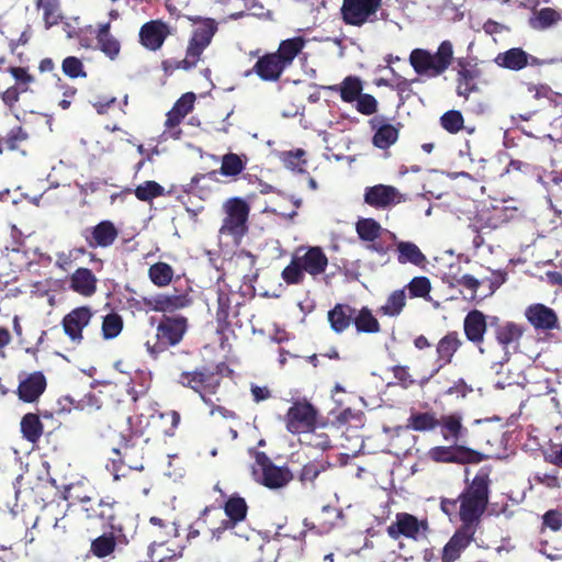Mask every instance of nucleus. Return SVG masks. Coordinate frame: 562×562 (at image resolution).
<instances>
[{
	"mask_svg": "<svg viewBox=\"0 0 562 562\" xmlns=\"http://www.w3.org/2000/svg\"><path fill=\"white\" fill-rule=\"evenodd\" d=\"M35 7L43 11V21L46 29L57 25L63 20L60 0H36Z\"/></svg>",
	"mask_w": 562,
	"mask_h": 562,
	"instance_id": "nucleus-46",
	"label": "nucleus"
},
{
	"mask_svg": "<svg viewBox=\"0 0 562 562\" xmlns=\"http://www.w3.org/2000/svg\"><path fill=\"white\" fill-rule=\"evenodd\" d=\"M363 199L368 205L385 210L401 203L402 194L393 186L375 184L366 189Z\"/></svg>",
	"mask_w": 562,
	"mask_h": 562,
	"instance_id": "nucleus-22",
	"label": "nucleus"
},
{
	"mask_svg": "<svg viewBox=\"0 0 562 562\" xmlns=\"http://www.w3.org/2000/svg\"><path fill=\"white\" fill-rule=\"evenodd\" d=\"M492 465L481 467L472 480L465 479V486L459 495V518L480 527L482 516L487 509L491 494Z\"/></svg>",
	"mask_w": 562,
	"mask_h": 562,
	"instance_id": "nucleus-1",
	"label": "nucleus"
},
{
	"mask_svg": "<svg viewBox=\"0 0 562 562\" xmlns=\"http://www.w3.org/2000/svg\"><path fill=\"white\" fill-rule=\"evenodd\" d=\"M79 502L88 519L98 520L113 527L116 518V501L110 497L95 501L89 496H83L79 498Z\"/></svg>",
	"mask_w": 562,
	"mask_h": 562,
	"instance_id": "nucleus-17",
	"label": "nucleus"
},
{
	"mask_svg": "<svg viewBox=\"0 0 562 562\" xmlns=\"http://www.w3.org/2000/svg\"><path fill=\"white\" fill-rule=\"evenodd\" d=\"M437 417L434 412H415L407 418L406 428L414 431H431L438 428Z\"/></svg>",
	"mask_w": 562,
	"mask_h": 562,
	"instance_id": "nucleus-44",
	"label": "nucleus"
},
{
	"mask_svg": "<svg viewBox=\"0 0 562 562\" xmlns=\"http://www.w3.org/2000/svg\"><path fill=\"white\" fill-rule=\"evenodd\" d=\"M409 299H428L431 292V282L425 276L414 277L405 286Z\"/></svg>",
	"mask_w": 562,
	"mask_h": 562,
	"instance_id": "nucleus-53",
	"label": "nucleus"
},
{
	"mask_svg": "<svg viewBox=\"0 0 562 562\" xmlns=\"http://www.w3.org/2000/svg\"><path fill=\"white\" fill-rule=\"evenodd\" d=\"M22 437L31 443H36L44 430L40 416L35 413L25 414L20 423Z\"/></svg>",
	"mask_w": 562,
	"mask_h": 562,
	"instance_id": "nucleus-43",
	"label": "nucleus"
},
{
	"mask_svg": "<svg viewBox=\"0 0 562 562\" xmlns=\"http://www.w3.org/2000/svg\"><path fill=\"white\" fill-rule=\"evenodd\" d=\"M135 196L143 202H150L153 199L162 196L165 188L154 180H147L134 190Z\"/></svg>",
	"mask_w": 562,
	"mask_h": 562,
	"instance_id": "nucleus-55",
	"label": "nucleus"
},
{
	"mask_svg": "<svg viewBox=\"0 0 562 562\" xmlns=\"http://www.w3.org/2000/svg\"><path fill=\"white\" fill-rule=\"evenodd\" d=\"M378 100L369 93H361L356 101V110L363 115H372L378 112Z\"/></svg>",
	"mask_w": 562,
	"mask_h": 562,
	"instance_id": "nucleus-60",
	"label": "nucleus"
},
{
	"mask_svg": "<svg viewBox=\"0 0 562 562\" xmlns=\"http://www.w3.org/2000/svg\"><path fill=\"white\" fill-rule=\"evenodd\" d=\"M462 415L458 412L441 415L437 419L440 434L445 441L451 443H467L468 428L462 424Z\"/></svg>",
	"mask_w": 562,
	"mask_h": 562,
	"instance_id": "nucleus-25",
	"label": "nucleus"
},
{
	"mask_svg": "<svg viewBox=\"0 0 562 562\" xmlns=\"http://www.w3.org/2000/svg\"><path fill=\"white\" fill-rule=\"evenodd\" d=\"M306 44V41L302 36H295L281 41L277 52H273L277 57L282 61L285 68H289L295 57L302 52Z\"/></svg>",
	"mask_w": 562,
	"mask_h": 562,
	"instance_id": "nucleus-41",
	"label": "nucleus"
},
{
	"mask_svg": "<svg viewBox=\"0 0 562 562\" xmlns=\"http://www.w3.org/2000/svg\"><path fill=\"white\" fill-rule=\"evenodd\" d=\"M116 548V538L113 532L103 533L91 541L90 552L103 559L111 555Z\"/></svg>",
	"mask_w": 562,
	"mask_h": 562,
	"instance_id": "nucleus-50",
	"label": "nucleus"
},
{
	"mask_svg": "<svg viewBox=\"0 0 562 562\" xmlns=\"http://www.w3.org/2000/svg\"><path fill=\"white\" fill-rule=\"evenodd\" d=\"M353 325L358 333L375 334L380 331V323L367 306L355 312Z\"/></svg>",
	"mask_w": 562,
	"mask_h": 562,
	"instance_id": "nucleus-47",
	"label": "nucleus"
},
{
	"mask_svg": "<svg viewBox=\"0 0 562 562\" xmlns=\"http://www.w3.org/2000/svg\"><path fill=\"white\" fill-rule=\"evenodd\" d=\"M169 35L170 29L161 20H150L144 23L138 33L140 45L151 52L161 48Z\"/></svg>",
	"mask_w": 562,
	"mask_h": 562,
	"instance_id": "nucleus-23",
	"label": "nucleus"
},
{
	"mask_svg": "<svg viewBox=\"0 0 562 562\" xmlns=\"http://www.w3.org/2000/svg\"><path fill=\"white\" fill-rule=\"evenodd\" d=\"M220 506L209 505L205 506L199 514L198 518L189 526L187 538L193 540L201 535V530L209 527V516L211 513H218Z\"/></svg>",
	"mask_w": 562,
	"mask_h": 562,
	"instance_id": "nucleus-54",
	"label": "nucleus"
},
{
	"mask_svg": "<svg viewBox=\"0 0 562 562\" xmlns=\"http://www.w3.org/2000/svg\"><path fill=\"white\" fill-rule=\"evenodd\" d=\"M26 91L25 90H21V88L16 87V86H11L9 88H7L2 93H1V100L3 101V103L10 109H14L16 103L19 102L20 100V95L22 93H25Z\"/></svg>",
	"mask_w": 562,
	"mask_h": 562,
	"instance_id": "nucleus-64",
	"label": "nucleus"
},
{
	"mask_svg": "<svg viewBox=\"0 0 562 562\" xmlns=\"http://www.w3.org/2000/svg\"><path fill=\"white\" fill-rule=\"evenodd\" d=\"M124 322L120 314L112 312L102 319L101 331L105 340L114 339L123 330Z\"/></svg>",
	"mask_w": 562,
	"mask_h": 562,
	"instance_id": "nucleus-52",
	"label": "nucleus"
},
{
	"mask_svg": "<svg viewBox=\"0 0 562 562\" xmlns=\"http://www.w3.org/2000/svg\"><path fill=\"white\" fill-rule=\"evenodd\" d=\"M227 366L224 362H220L212 370L206 367H200V394L199 396L206 405L212 404L211 396L216 395L223 380L222 372Z\"/></svg>",
	"mask_w": 562,
	"mask_h": 562,
	"instance_id": "nucleus-26",
	"label": "nucleus"
},
{
	"mask_svg": "<svg viewBox=\"0 0 562 562\" xmlns=\"http://www.w3.org/2000/svg\"><path fill=\"white\" fill-rule=\"evenodd\" d=\"M357 308L348 303H337L327 312V321L336 334H342L353 324Z\"/></svg>",
	"mask_w": 562,
	"mask_h": 562,
	"instance_id": "nucleus-32",
	"label": "nucleus"
},
{
	"mask_svg": "<svg viewBox=\"0 0 562 562\" xmlns=\"http://www.w3.org/2000/svg\"><path fill=\"white\" fill-rule=\"evenodd\" d=\"M525 317L536 330L550 331L560 327L555 311L542 303L527 306Z\"/></svg>",
	"mask_w": 562,
	"mask_h": 562,
	"instance_id": "nucleus-21",
	"label": "nucleus"
},
{
	"mask_svg": "<svg viewBox=\"0 0 562 562\" xmlns=\"http://www.w3.org/2000/svg\"><path fill=\"white\" fill-rule=\"evenodd\" d=\"M69 289L83 297H91L98 290V279L89 268L80 267L69 277Z\"/></svg>",
	"mask_w": 562,
	"mask_h": 562,
	"instance_id": "nucleus-31",
	"label": "nucleus"
},
{
	"mask_svg": "<svg viewBox=\"0 0 562 562\" xmlns=\"http://www.w3.org/2000/svg\"><path fill=\"white\" fill-rule=\"evenodd\" d=\"M487 330L486 316L482 311L472 310L463 319V331L467 339L484 352L482 345Z\"/></svg>",
	"mask_w": 562,
	"mask_h": 562,
	"instance_id": "nucleus-28",
	"label": "nucleus"
},
{
	"mask_svg": "<svg viewBox=\"0 0 562 562\" xmlns=\"http://www.w3.org/2000/svg\"><path fill=\"white\" fill-rule=\"evenodd\" d=\"M562 16L559 11L553 8H542L538 10L532 8V14L529 18V25L533 30H547L561 21Z\"/></svg>",
	"mask_w": 562,
	"mask_h": 562,
	"instance_id": "nucleus-42",
	"label": "nucleus"
},
{
	"mask_svg": "<svg viewBox=\"0 0 562 562\" xmlns=\"http://www.w3.org/2000/svg\"><path fill=\"white\" fill-rule=\"evenodd\" d=\"M146 532L151 540L148 547L151 562H170L180 555L175 551L171 555H161L158 552L170 539L179 536L178 525L175 520L161 516H151Z\"/></svg>",
	"mask_w": 562,
	"mask_h": 562,
	"instance_id": "nucleus-7",
	"label": "nucleus"
},
{
	"mask_svg": "<svg viewBox=\"0 0 562 562\" xmlns=\"http://www.w3.org/2000/svg\"><path fill=\"white\" fill-rule=\"evenodd\" d=\"M8 72L14 78V86L21 88V90L29 91L30 85L34 82V77L29 74L27 68L12 66L8 68Z\"/></svg>",
	"mask_w": 562,
	"mask_h": 562,
	"instance_id": "nucleus-58",
	"label": "nucleus"
},
{
	"mask_svg": "<svg viewBox=\"0 0 562 562\" xmlns=\"http://www.w3.org/2000/svg\"><path fill=\"white\" fill-rule=\"evenodd\" d=\"M195 94L187 92L182 94L173 104L171 110L167 113L165 126L167 130L177 127L182 120L193 110Z\"/></svg>",
	"mask_w": 562,
	"mask_h": 562,
	"instance_id": "nucleus-36",
	"label": "nucleus"
},
{
	"mask_svg": "<svg viewBox=\"0 0 562 562\" xmlns=\"http://www.w3.org/2000/svg\"><path fill=\"white\" fill-rule=\"evenodd\" d=\"M430 460L437 463L477 464L487 456L462 443L436 446L428 452Z\"/></svg>",
	"mask_w": 562,
	"mask_h": 562,
	"instance_id": "nucleus-10",
	"label": "nucleus"
},
{
	"mask_svg": "<svg viewBox=\"0 0 562 562\" xmlns=\"http://www.w3.org/2000/svg\"><path fill=\"white\" fill-rule=\"evenodd\" d=\"M256 464L260 468L261 475L257 481L270 490L284 487L293 480V474L288 467L276 465L266 452L257 451Z\"/></svg>",
	"mask_w": 562,
	"mask_h": 562,
	"instance_id": "nucleus-12",
	"label": "nucleus"
},
{
	"mask_svg": "<svg viewBox=\"0 0 562 562\" xmlns=\"http://www.w3.org/2000/svg\"><path fill=\"white\" fill-rule=\"evenodd\" d=\"M328 89L338 92L345 103H352L362 93L363 85L359 77L347 76L339 85L329 86Z\"/></svg>",
	"mask_w": 562,
	"mask_h": 562,
	"instance_id": "nucleus-39",
	"label": "nucleus"
},
{
	"mask_svg": "<svg viewBox=\"0 0 562 562\" xmlns=\"http://www.w3.org/2000/svg\"><path fill=\"white\" fill-rule=\"evenodd\" d=\"M494 61L501 68L519 71L529 65V54L521 47H513L498 53Z\"/></svg>",
	"mask_w": 562,
	"mask_h": 562,
	"instance_id": "nucleus-37",
	"label": "nucleus"
},
{
	"mask_svg": "<svg viewBox=\"0 0 562 562\" xmlns=\"http://www.w3.org/2000/svg\"><path fill=\"white\" fill-rule=\"evenodd\" d=\"M406 306L405 288L394 290L386 297L385 303L380 306L379 313L389 317L398 316Z\"/></svg>",
	"mask_w": 562,
	"mask_h": 562,
	"instance_id": "nucleus-45",
	"label": "nucleus"
},
{
	"mask_svg": "<svg viewBox=\"0 0 562 562\" xmlns=\"http://www.w3.org/2000/svg\"><path fill=\"white\" fill-rule=\"evenodd\" d=\"M479 526L461 522L449 541L445 544L441 553V562H456L462 552L474 540Z\"/></svg>",
	"mask_w": 562,
	"mask_h": 562,
	"instance_id": "nucleus-16",
	"label": "nucleus"
},
{
	"mask_svg": "<svg viewBox=\"0 0 562 562\" xmlns=\"http://www.w3.org/2000/svg\"><path fill=\"white\" fill-rule=\"evenodd\" d=\"M82 236L87 245L92 249L98 247L108 248L117 239L119 229L113 222L104 220L92 227L86 228Z\"/></svg>",
	"mask_w": 562,
	"mask_h": 562,
	"instance_id": "nucleus-20",
	"label": "nucleus"
},
{
	"mask_svg": "<svg viewBox=\"0 0 562 562\" xmlns=\"http://www.w3.org/2000/svg\"><path fill=\"white\" fill-rule=\"evenodd\" d=\"M462 345L463 341L460 334L456 330L448 331L438 340L436 345V362L438 368L434 371L432 375L452 362L453 356Z\"/></svg>",
	"mask_w": 562,
	"mask_h": 562,
	"instance_id": "nucleus-29",
	"label": "nucleus"
},
{
	"mask_svg": "<svg viewBox=\"0 0 562 562\" xmlns=\"http://www.w3.org/2000/svg\"><path fill=\"white\" fill-rule=\"evenodd\" d=\"M427 531L428 521L426 519L419 520L416 516L408 513H397L395 521L386 528L387 536L394 540L401 537L418 540Z\"/></svg>",
	"mask_w": 562,
	"mask_h": 562,
	"instance_id": "nucleus-14",
	"label": "nucleus"
},
{
	"mask_svg": "<svg viewBox=\"0 0 562 562\" xmlns=\"http://www.w3.org/2000/svg\"><path fill=\"white\" fill-rule=\"evenodd\" d=\"M369 124L374 134L372 137V144L379 149H389L394 145L400 135V131L394 125L385 122L383 116H375L369 121Z\"/></svg>",
	"mask_w": 562,
	"mask_h": 562,
	"instance_id": "nucleus-30",
	"label": "nucleus"
},
{
	"mask_svg": "<svg viewBox=\"0 0 562 562\" xmlns=\"http://www.w3.org/2000/svg\"><path fill=\"white\" fill-rule=\"evenodd\" d=\"M285 69V66L274 53H266L258 57L254 67L247 70L245 75L256 74L262 81L276 82Z\"/></svg>",
	"mask_w": 562,
	"mask_h": 562,
	"instance_id": "nucleus-24",
	"label": "nucleus"
},
{
	"mask_svg": "<svg viewBox=\"0 0 562 562\" xmlns=\"http://www.w3.org/2000/svg\"><path fill=\"white\" fill-rule=\"evenodd\" d=\"M93 316L90 306L83 305L71 310L61 319V326L66 336L75 344L83 340V328L87 327Z\"/></svg>",
	"mask_w": 562,
	"mask_h": 562,
	"instance_id": "nucleus-18",
	"label": "nucleus"
},
{
	"mask_svg": "<svg viewBox=\"0 0 562 562\" xmlns=\"http://www.w3.org/2000/svg\"><path fill=\"white\" fill-rule=\"evenodd\" d=\"M47 387L46 376L42 371L23 373L19 375L16 395L23 403H36Z\"/></svg>",
	"mask_w": 562,
	"mask_h": 562,
	"instance_id": "nucleus-19",
	"label": "nucleus"
},
{
	"mask_svg": "<svg viewBox=\"0 0 562 562\" xmlns=\"http://www.w3.org/2000/svg\"><path fill=\"white\" fill-rule=\"evenodd\" d=\"M480 75L481 71L479 68L457 74V94L468 99L472 92L477 91L479 88L476 85V79L480 77Z\"/></svg>",
	"mask_w": 562,
	"mask_h": 562,
	"instance_id": "nucleus-48",
	"label": "nucleus"
},
{
	"mask_svg": "<svg viewBox=\"0 0 562 562\" xmlns=\"http://www.w3.org/2000/svg\"><path fill=\"white\" fill-rule=\"evenodd\" d=\"M189 329V319L183 315H162L156 328V339L154 344L148 340L146 349L153 358H157L161 352L170 347L179 345Z\"/></svg>",
	"mask_w": 562,
	"mask_h": 562,
	"instance_id": "nucleus-5",
	"label": "nucleus"
},
{
	"mask_svg": "<svg viewBox=\"0 0 562 562\" xmlns=\"http://www.w3.org/2000/svg\"><path fill=\"white\" fill-rule=\"evenodd\" d=\"M193 303L189 292L175 291L173 293H158L150 297H143V304L148 311L162 313L164 315L176 313L187 308Z\"/></svg>",
	"mask_w": 562,
	"mask_h": 562,
	"instance_id": "nucleus-13",
	"label": "nucleus"
},
{
	"mask_svg": "<svg viewBox=\"0 0 562 562\" xmlns=\"http://www.w3.org/2000/svg\"><path fill=\"white\" fill-rule=\"evenodd\" d=\"M63 72L69 78H86L87 72L85 71L82 61L75 56H68L63 60L61 64Z\"/></svg>",
	"mask_w": 562,
	"mask_h": 562,
	"instance_id": "nucleus-57",
	"label": "nucleus"
},
{
	"mask_svg": "<svg viewBox=\"0 0 562 562\" xmlns=\"http://www.w3.org/2000/svg\"><path fill=\"white\" fill-rule=\"evenodd\" d=\"M317 408L306 400L295 401L284 416L286 430L293 435L313 432L317 425Z\"/></svg>",
	"mask_w": 562,
	"mask_h": 562,
	"instance_id": "nucleus-9",
	"label": "nucleus"
},
{
	"mask_svg": "<svg viewBox=\"0 0 562 562\" xmlns=\"http://www.w3.org/2000/svg\"><path fill=\"white\" fill-rule=\"evenodd\" d=\"M326 470V465L319 461H311L303 465L300 473V481L302 483H313L317 476Z\"/></svg>",
	"mask_w": 562,
	"mask_h": 562,
	"instance_id": "nucleus-59",
	"label": "nucleus"
},
{
	"mask_svg": "<svg viewBox=\"0 0 562 562\" xmlns=\"http://www.w3.org/2000/svg\"><path fill=\"white\" fill-rule=\"evenodd\" d=\"M382 0H342L340 16L346 25L361 27L378 21Z\"/></svg>",
	"mask_w": 562,
	"mask_h": 562,
	"instance_id": "nucleus-8",
	"label": "nucleus"
},
{
	"mask_svg": "<svg viewBox=\"0 0 562 562\" xmlns=\"http://www.w3.org/2000/svg\"><path fill=\"white\" fill-rule=\"evenodd\" d=\"M248 158L246 155H238L235 153H227L223 155L221 167L217 172L226 178L236 181L239 175L246 169ZM216 170L210 172V176L215 175Z\"/></svg>",
	"mask_w": 562,
	"mask_h": 562,
	"instance_id": "nucleus-38",
	"label": "nucleus"
},
{
	"mask_svg": "<svg viewBox=\"0 0 562 562\" xmlns=\"http://www.w3.org/2000/svg\"><path fill=\"white\" fill-rule=\"evenodd\" d=\"M356 232L362 241H375L383 232L381 224L372 217L359 218L356 223Z\"/></svg>",
	"mask_w": 562,
	"mask_h": 562,
	"instance_id": "nucleus-49",
	"label": "nucleus"
},
{
	"mask_svg": "<svg viewBox=\"0 0 562 562\" xmlns=\"http://www.w3.org/2000/svg\"><path fill=\"white\" fill-rule=\"evenodd\" d=\"M192 352L189 350H180L171 352L170 368L178 373L177 383L182 387L190 389L194 393L200 394V368L189 370Z\"/></svg>",
	"mask_w": 562,
	"mask_h": 562,
	"instance_id": "nucleus-15",
	"label": "nucleus"
},
{
	"mask_svg": "<svg viewBox=\"0 0 562 562\" xmlns=\"http://www.w3.org/2000/svg\"><path fill=\"white\" fill-rule=\"evenodd\" d=\"M98 48L111 60L117 59L121 53L120 41L111 33V22L100 23L95 32Z\"/></svg>",
	"mask_w": 562,
	"mask_h": 562,
	"instance_id": "nucleus-33",
	"label": "nucleus"
},
{
	"mask_svg": "<svg viewBox=\"0 0 562 562\" xmlns=\"http://www.w3.org/2000/svg\"><path fill=\"white\" fill-rule=\"evenodd\" d=\"M148 277L156 286L164 288L172 281L173 269L169 263L159 261L149 267Z\"/></svg>",
	"mask_w": 562,
	"mask_h": 562,
	"instance_id": "nucleus-51",
	"label": "nucleus"
},
{
	"mask_svg": "<svg viewBox=\"0 0 562 562\" xmlns=\"http://www.w3.org/2000/svg\"><path fill=\"white\" fill-rule=\"evenodd\" d=\"M224 218L218 229L220 235L229 236L239 243L248 232L249 204L243 198H229L223 204Z\"/></svg>",
	"mask_w": 562,
	"mask_h": 562,
	"instance_id": "nucleus-6",
	"label": "nucleus"
},
{
	"mask_svg": "<svg viewBox=\"0 0 562 562\" xmlns=\"http://www.w3.org/2000/svg\"><path fill=\"white\" fill-rule=\"evenodd\" d=\"M305 151L301 148L294 150V151H285L283 153L282 160L284 165L292 170H303V166L306 164V160L304 159Z\"/></svg>",
	"mask_w": 562,
	"mask_h": 562,
	"instance_id": "nucleus-61",
	"label": "nucleus"
},
{
	"mask_svg": "<svg viewBox=\"0 0 562 562\" xmlns=\"http://www.w3.org/2000/svg\"><path fill=\"white\" fill-rule=\"evenodd\" d=\"M144 442L138 436H122L117 447L112 448L105 469L114 482L127 480L134 472L144 470Z\"/></svg>",
	"mask_w": 562,
	"mask_h": 562,
	"instance_id": "nucleus-2",
	"label": "nucleus"
},
{
	"mask_svg": "<svg viewBox=\"0 0 562 562\" xmlns=\"http://www.w3.org/2000/svg\"><path fill=\"white\" fill-rule=\"evenodd\" d=\"M30 145V133L22 125H15L0 137V155L10 151L26 156Z\"/></svg>",
	"mask_w": 562,
	"mask_h": 562,
	"instance_id": "nucleus-27",
	"label": "nucleus"
},
{
	"mask_svg": "<svg viewBox=\"0 0 562 562\" xmlns=\"http://www.w3.org/2000/svg\"><path fill=\"white\" fill-rule=\"evenodd\" d=\"M328 266V258L322 247L301 246L293 252L290 263L282 270L281 278L288 285L302 284L305 274L313 279L323 274Z\"/></svg>",
	"mask_w": 562,
	"mask_h": 562,
	"instance_id": "nucleus-3",
	"label": "nucleus"
},
{
	"mask_svg": "<svg viewBox=\"0 0 562 562\" xmlns=\"http://www.w3.org/2000/svg\"><path fill=\"white\" fill-rule=\"evenodd\" d=\"M525 330L526 328L520 324L505 322L495 328V339L504 350H508L510 347L517 350Z\"/></svg>",
	"mask_w": 562,
	"mask_h": 562,
	"instance_id": "nucleus-35",
	"label": "nucleus"
},
{
	"mask_svg": "<svg viewBox=\"0 0 562 562\" xmlns=\"http://www.w3.org/2000/svg\"><path fill=\"white\" fill-rule=\"evenodd\" d=\"M542 527L552 531H559L562 528V510L549 509L542 516Z\"/></svg>",
	"mask_w": 562,
	"mask_h": 562,
	"instance_id": "nucleus-63",
	"label": "nucleus"
},
{
	"mask_svg": "<svg viewBox=\"0 0 562 562\" xmlns=\"http://www.w3.org/2000/svg\"><path fill=\"white\" fill-rule=\"evenodd\" d=\"M391 238L396 241L397 261L401 265L412 263L416 267L424 268L427 263V257L419 247L413 241H397L394 233H390Z\"/></svg>",
	"mask_w": 562,
	"mask_h": 562,
	"instance_id": "nucleus-34",
	"label": "nucleus"
},
{
	"mask_svg": "<svg viewBox=\"0 0 562 562\" xmlns=\"http://www.w3.org/2000/svg\"><path fill=\"white\" fill-rule=\"evenodd\" d=\"M440 124L450 134H457L463 128V115L458 110H449L440 117Z\"/></svg>",
	"mask_w": 562,
	"mask_h": 562,
	"instance_id": "nucleus-56",
	"label": "nucleus"
},
{
	"mask_svg": "<svg viewBox=\"0 0 562 562\" xmlns=\"http://www.w3.org/2000/svg\"><path fill=\"white\" fill-rule=\"evenodd\" d=\"M196 27L192 32L187 52L188 60L191 65H196L204 49L211 44L213 36L217 32V23L211 18L196 16L192 19Z\"/></svg>",
	"mask_w": 562,
	"mask_h": 562,
	"instance_id": "nucleus-11",
	"label": "nucleus"
},
{
	"mask_svg": "<svg viewBox=\"0 0 562 562\" xmlns=\"http://www.w3.org/2000/svg\"><path fill=\"white\" fill-rule=\"evenodd\" d=\"M452 60L453 45L448 40L442 41L434 54L424 48H415L409 54V64L415 72L429 78L442 75Z\"/></svg>",
	"mask_w": 562,
	"mask_h": 562,
	"instance_id": "nucleus-4",
	"label": "nucleus"
},
{
	"mask_svg": "<svg viewBox=\"0 0 562 562\" xmlns=\"http://www.w3.org/2000/svg\"><path fill=\"white\" fill-rule=\"evenodd\" d=\"M391 371L396 379V383L403 389H408L414 385L415 380L409 373V368L407 366H393Z\"/></svg>",
	"mask_w": 562,
	"mask_h": 562,
	"instance_id": "nucleus-62",
	"label": "nucleus"
},
{
	"mask_svg": "<svg viewBox=\"0 0 562 562\" xmlns=\"http://www.w3.org/2000/svg\"><path fill=\"white\" fill-rule=\"evenodd\" d=\"M223 509L226 515L225 519L228 520L231 525L237 526L247 518L248 505L246 499L239 494L231 495L224 503Z\"/></svg>",
	"mask_w": 562,
	"mask_h": 562,
	"instance_id": "nucleus-40",
	"label": "nucleus"
}]
</instances>
